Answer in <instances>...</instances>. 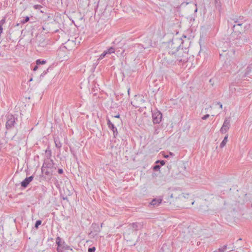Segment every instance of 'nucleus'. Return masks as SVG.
<instances>
[{
	"label": "nucleus",
	"instance_id": "nucleus-1",
	"mask_svg": "<svg viewBox=\"0 0 252 252\" xmlns=\"http://www.w3.org/2000/svg\"><path fill=\"white\" fill-rule=\"evenodd\" d=\"M187 58L182 57L179 55H172L168 53L167 55L165 56L163 55L162 56V59L160 60V63L163 65L169 67L172 65H174L176 61L179 62H185L187 61Z\"/></svg>",
	"mask_w": 252,
	"mask_h": 252
},
{
	"label": "nucleus",
	"instance_id": "nucleus-2",
	"mask_svg": "<svg viewBox=\"0 0 252 252\" xmlns=\"http://www.w3.org/2000/svg\"><path fill=\"white\" fill-rule=\"evenodd\" d=\"M182 43H183V42L178 38L174 39L171 42H170L168 46V52L169 55L172 54V55H176L184 57L183 49H180Z\"/></svg>",
	"mask_w": 252,
	"mask_h": 252
},
{
	"label": "nucleus",
	"instance_id": "nucleus-3",
	"mask_svg": "<svg viewBox=\"0 0 252 252\" xmlns=\"http://www.w3.org/2000/svg\"><path fill=\"white\" fill-rule=\"evenodd\" d=\"M56 168L54 166L53 160L51 159H46L44 160L41 167V171L46 175H51L56 170Z\"/></svg>",
	"mask_w": 252,
	"mask_h": 252
},
{
	"label": "nucleus",
	"instance_id": "nucleus-4",
	"mask_svg": "<svg viewBox=\"0 0 252 252\" xmlns=\"http://www.w3.org/2000/svg\"><path fill=\"white\" fill-rule=\"evenodd\" d=\"M6 122L5 126L7 129H10L14 127L15 121L17 120L13 115L8 114L6 116Z\"/></svg>",
	"mask_w": 252,
	"mask_h": 252
},
{
	"label": "nucleus",
	"instance_id": "nucleus-5",
	"mask_svg": "<svg viewBox=\"0 0 252 252\" xmlns=\"http://www.w3.org/2000/svg\"><path fill=\"white\" fill-rule=\"evenodd\" d=\"M145 102L143 97L140 95H135L133 100L131 102V104L135 108L141 107Z\"/></svg>",
	"mask_w": 252,
	"mask_h": 252
},
{
	"label": "nucleus",
	"instance_id": "nucleus-6",
	"mask_svg": "<svg viewBox=\"0 0 252 252\" xmlns=\"http://www.w3.org/2000/svg\"><path fill=\"white\" fill-rule=\"evenodd\" d=\"M230 127V118H225L223 125L220 128V131L221 133H225Z\"/></svg>",
	"mask_w": 252,
	"mask_h": 252
},
{
	"label": "nucleus",
	"instance_id": "nucleus-7",
	"mask_svg": "<svg viewBox=\"0 0 252 252\" xmlns=\"http://www.w3.org/2000/svg\"><path fill=\"white\" fill-rule=\"evenodd\" d=\"M152 118L154 124H159L161 120L162 114L159 111H157L153 113Z\"/></svg>",
	"mask_w": 252,
	"mask_h": 252
},
{
	"label": "nucleus",
	"instance_id": "nucleus-8",
	"mask_svg": "<svg viewBox=\"0 0 252 252\" xmlns=\"http://www.w3.org/2000/svg\"><path fill=\"white\" fill-rule=\"evenodd\" d=\"M107 123L108 127L113 131L114 136L116 137L118 135L117 127L115 126L114 124L111 123L109 119H107Z\"/></svg>",
	"mask_w": 252,
	"mask_h": 252
},
{
	"label": "nucleus",
	"instance_id": "nucleus-9",
	"mask_svg": "<svg viewBox=\"0 0 252 252\" xmlns=\"http://www.w3.org/2000/svg\"><path fill=\"white\" fill-rule=\"evenodd\" d=\"M128 227L129 229H132L136 231L142 228L143 224L142 223L134 222L130 223L128 225Z\"/></svg>",
	"mask_w": 252,
	"mask_h": 252
},
{
	"label": "nucleus",
	"instance_id": "nucleus-10",
	"mask_svg": "<svg viewBox=\"0 0 252 252\" xmlns=\"http://www.w3.org/2000/svg\"><path fill=\"white\" fill-rule=\"evenodd\" d=\"M33 179V177L32 176L26 178L24 181H23L21 182V186L24 188H26L29 184V183L32 181Z\"/></svg>",
	"mask_w": 252,
	"mask_h": 252
},
{
	"label": "nucleus",
	"instance_id": "nucleus-11",
	"mask_svg": "<svg viewBox=\"0 0 252 252\" xmlns=\"http://www.w3.org/2000/svg\"><path fill=\"white\" fill-rule=\"evenodd\" d=\"M244 22V21L242 19L241 20H239L238 19L235 20L234 21V23H235V24H234L233 26V31H234L235 29L236 30V28L237 27H241L242 25V24H243Z\"/></svg>",
	"mask_w": 252,
	"mask_h": 252
},
{
	"label": "nucleus",
	"instance_id": "nucleus-12",
	"mask_svg": "<svg viewBox=\"0 0 252 252\" xmlns=\"http://www.w3.org/2000/svg\"><path fill=\"white\" fill-rule=\"evenodd\" d=\"M177 191H174L173 193H172L170 194V198H181V197H185L186 198V196L184 195V194H181L180 195H177Z\"/></svg>",
	"mask_w": 252,
	"mask_h": 252
},
{
	"label": "nucleus",
	"instance_id": "nucleus-13",
	"mask_svg": "<svg viewBox=\"0 0 252 252\" xmlns=\"http://www.w3.org/2000/svg\"><path fill=\"white\" fill-rule=\"evenodd\" d=\"M161 202L160 199H154L151 202V204L153 206H158Z\"/></svg>",
	"mask_w": 252,
	"mask_h": 252
},
{
	"label": "nucleus",
	"instance_id": "nucleus-14",
	"mask_svg": "<svg viewBox=\"0 0 252 252\" xmlns=\"http://www.w3.org/2000/svg\"><path fill=\"white\" fill-rule=\"evenodd\" d=\"M228 137V135L226 134L225 135V136L224 137L223 140H222V141L221 142V143L220 144V148H222L223 147H224L225 146V145L227 142Z\"/></svg>",
	"mask_w": 252,
	"mask_h": 252
},
{
	"label": "nucleus",
	"instance_id": "nucleus-15",
	"mask_svg": "<svg viewBox=\"0 0 252 252\" xmlns=\"http://www.w3.org/2000/svg\"><path fill=\"white\" fill-rule=\"evenodd\" d=\"M54 142L56 147L58 148H60L62 147V143H61L59 138H55Z\"/></svg>",
	"mask_w": 252,
	"mask_h": 252
},
{
	"label": "nucleus",
	"instance_id": "nucleus-16",
	"mask_svg": "<svg viewBox=\"0 0 252 252\" xmlns=\"http://www.w3.org/2000/svg\"><path fill=\"white\" fill-rule=\"evenodd\" d=\"M108 54H111L112 53H114L115 52V48L111 47H110L107 49V50H106Z\"/></svg>",
	"mask_w": 252,
	"mask_h": 252
},
{
	"label": "nucleus",
	"instance_id": "nucleus-17",
	"mask_svg": "<svg viewBox=\"0 0 252 252\" xmlns=\"http://www.w3.org/2000/svg\"><path fill=\"white\" fill-rule=\"evenodd\" d=\"M226 247H227V246L224 245L221 248H219L218 250H217V251H216L214 252H224V251L226 249Z\"/></svg>",
	"mask_w": 252,
	"mask_h": 252
},
{
	"label": "nucleus",
	"instance_id": "nucleus-18",
	"mask_svg": "<svg viewBox=\"0 0 252 252\" xmlns=\"http://www.w3.org/2000/svg\"><path fill=\"white\" fill-rule=\"evenodd\" d=\"M46 63V61L45 60H40V59L37 60L36 61V63L37 65H40V64H44Z\"/></svg>",
	"mask_w": 252,
	"mask_h": 252
},
{
	"label": "nucleus",
	"instance_id": "nucleus-19",
	"mask_svg": "<svg viewBox=\"0 0 252 252\" xmlns=\"http://www.w3.org/2000/svg\"><path fill=\"white\" fill-rule=\"evenodd\" d=\"M108 54L107 52L106 51H104L100 56L99 59L98 60H101L103 58L105 57V56Z\"/></svg>",
	"mask_w": 252,
	"mask_h": 252
},
{
	"label": "nucleus",
	"instance_id": "nucleus-20",
	"mask_svg": "<svg viewBox=\"0 0 252 252\" xmlns=\"http://www.w3.org/2000/svg\"><path fill=\"white\" fill-rule=\"evenodd\" d=\"M33 8L35 9H38V10H40L41 9V8H43V7L41 5H39V4H36V5H34L33 6Z\"/></svg>",
	"mask_w": 252,
	"mask_h": 252
},
{
	"label": "nucleus",
	"instance_id": "nucleus-21",
	"mask_svg": "<svg viewBox=\"0 0 252 252\" xmlns=\"http://www.w3.org/2000/svg\"><path fill=\"white\" fill-rule=\"evenodd\" d=\"M24 18H25V19H24L22 21H21V23H23V24H25V23H27L30 20V18H29V17L28 16H26Z\"/></svg>",
	"mask_w": 252,
	"mask_h": 252
},
{
	"label": "nucleus",
	"instance_id": "nucleus-22",
	"mask_svg": "<svg viewBox=\"0 0 252 252\" xmlns=\"http://www.w3.org/2000/svg\"><path fill=\"white\" fill-rule=\"evenodd\" d=\"M41 223V221L40 220H38L36 221L35 222V228H38V226L40 225Z\"/></svg>",
	"mask_w": 252,
	"mask_h": 252
},
{
	"label": "nucleus",
	"instance_id": "nucleus-23",
	"mask_svg": "<svg viewBox=\"0 0 252 252\" xmlns=\"http://www.w3.org/2000/svg\"><path fill=\"white\" fill-rule=\"evenodd\" d=\"M95 250V248L93 247L92 248H90L88 249V252H94Z\"/></svg>",
	"mask_w": 252,
	"mask_h": 252
},
{
	"label": "nucleus",
	"instance_id": "nucleus-24",
	"mask_svg": "<svg viewBox=\"0 0 252 252\" xmlns=\"http://www.w3.org/2000/svg\"><path fill=\"white\" fill-rule=\"evenodd\" d=\"M156 163H159L161 165H163L165 164V162L164 160H158L156 161Z\"/></svg>",
	"mask_w": 252,
	"mask_h": 252
},
{
	"label": "nucleus",
	"instance_id": "nucleus-25",
	"mask_svg": "<svg viewBox=\"0 0 252 252\" xmlns=\"http://www.w3.org/2000/svg\"><path fill=\"white\" fill-rule=\"evenodd\" d=\"M210 115L209 114H206L205 115H204L203 117H202V119L203 120H206L207 119H208Z\"/></svg>",
	"mask_w": 252,
	"mask_h": 252
},
{
	"label": "nucleus",
	"instance_id": "nucleus-26",
	"mask_svg": "<svg viewBox=\"0 0 252 252\" xmlns=\"http://www.w3.org/2000/svg\"><path fill=\"white\" fill-rule=\"evenodd\" d=\"M160 166L158 165H156L154 167V169L155 170H159L160 169Z\"/></svg>",
	"mask_w": 252,
	"mask_h": 252
},
{
	"label": "nucleus",
	"instance_id": "nucleus-27",
	"mask_svg": "<svg viewBox=\"0 0 252 252\" xmlns=\"http://www.w3.org/2000/svg\"><path fill=\"white\" fill-rule=\"evenodd\" d=\"M60 238L59 237H58L56 240V243L58 245H60Z\"/></svg>",
	"mask_w": 252,
	"mask_h": 252
},
{
	"label": "nucleus",
	"instance_id": "nucleus-28",
	"mask_svg": "<svg viewBox=\"0 0 252 252\" xmlns=\"http://www.w3.org/2000/svg\"><path fill=\"white\" fill-rule=\"evenodd\" d=\"M48 69H47L46 70H45L43 71V72L41 74V76H43L44 75H45L48 71Z\"/></svg>",
	"mask_w": 252,
	"mask_h": 252
},
{
	"label": "nucleus",
	"instance_id": "nucleus-29",
	"mask_svg": "<svg viewBox=\"0 0 252 252\" xmlns=\"http://www.w3.org/2000/svg\"><path fill=\"white\" fill-rule=\"evenodd\" d=\"M162 155H163V157H164V158H169V155H166V154H165L164 153H163V154H162Z\"/></svg>",
	"mask_w": 252,
	"mask_h": 252
},
{
	"label": "nucleus",
	"instance_id": "nucleus-30",
	"mask_svg": "<svg viewBox=\"0 0 252 252\" xmlns=\"http://www.w3.org/2000/svg\"><path fill=\"white\" fill-rule=\"evenodd\" d=\"M59 174H62L63 173V170L62 169H59L58 171Z\"/></svg>",
	"mask_w": 252,
	"mask_h": 252
},
{
	"label": "nucleus",
	"instance_id": "nucleus-31",
	"mask_svg": "<svg viewBox=\"0 0 252 252\" xmlns=\"http://www.w3.org/2000/svg\"><path fill=\"white\" fill-rule=\"evenodd\" d=\"M38 65H37V64H36V65H35V66L34 67V68H33V71H36V70H37V69H38Z\"/></svg>",
	"mask_w": 252,
	"mask_h": 252
},
{
	"label": "nucleus",
	"instance_id": "nucleus-32",
	"mask_svg": "<svg viewBox=\"0 0 252 252\" xmlns=\"http://www.w3.org/2000/svg\"><path fill=\"white\" fill-rule=\"evenodd\" d=\"M168 155H169V156H171V157H173L174 156V154L172 152H170L169 154Z\"/></svg>",
	"mask_w": 252,
	"mask_h": 252
},
{
	"label": "nucleus",
	"instance_id": "nucleus-33",
	"mask_svg": "<svg viewBox=\"0 0 252 252\" xmlns=\"http://www.w3.org/2000/svg\"><path fill=\"white\" fill-rule=\"evenodd\" d=\"M218 104H219V106H220V108L221 109H222V104H221L220 102H218Z\"/></svg>",
	"mask_w": 252,
	"mask_h": 252
},
{
	"label": "nucleus",
	"instance_id": "nucleus-34",
	"mask_svg": "<svg viewBox=\"0 0 252 252\" xmlns=\"http://www.w3.org/2000/svg\"><path fill=\"white\" fill-rule=\"evenodd\" d=\"M95 226H97V228H98V230L97 231V232H100V228L98 227V226L97 225H96V224H95Z\"/></svg>",
	"mask_w": 252,
	"mask_h": 252
},
{
	"label": "nucleus",
	"instance_id": "nucleus-35",
	"mask_svg": "<svg viewBox=\"0 0 252 252\" xmlns=\"http://www.w3.org/2000/svg\"><path fill=\"white\" fill-rule=\"evenodd\" d=\"M114 117H115V118H119L120 117V115H117L116 116H115Z\"/></svg>",
	"mask_w": 252,
	"mask_h": 252
},
{
	"label": "nucleus",
	"instance_id": "nucleus-36",
	"mask_svg": "<svg viewBox=\"0 0 252 252\" xmlns=\"http://www.w3.org/2000/svg\"><path fill=\"white\" fill-rule=\"evenodd\" d=\"M244 40H245V41H246V42H248V41L249 40V39H247V38H245Z\"/></svg>",
	"mask_w": 252,
	"mask_h": 252
},
{
	"label": "nucleus",
	"instance_id": "nucleus-37",
	"mask_svg": "<svg viewBox=\"0 0 252 252\" xmlns=\"http://www.w3.org/2000/svg\"><path fill=\"white\" fill-rule=\"evenodd\" d=\"M40 12H41V13H44V11L43 10H40Z\"/></svg>",
	"mask_w": 252,
	"mask_h": 252
},
{
	"label": "nucleus",
	"instance_id": "nucleus-38",
	"mask_svg": "<svg viewBox=\"0 0 252 252\" xmlns=\"http://www.w3.org/2000/svg\"><path fill=\"white\" fill-rule=\"evenodd\" d=\"M129 90H130V89L129 88V89H128V91H127V92H128V94H129Z\"/></svg>",
	"mask_w": 252,
	"mask_h": 252
},
{
	"label": "nucleus",
	"instance_id": "nucleus-39",
	"mask_svg": "<svg viewBox=\"0 0 252 252\" xmlns=\"http://www.w3.org/2000/svg\"><path fill=\"white\" fill-rule=\"evenodd\" d=\"M42 28H43V30H45V28H44V27H42Z\"/></svg>",
	"mask_w": 252,
	"mask_h": 252
},
{
	"label": "nucleus",
	"instance_id": "nucleus-40",
	"mask_svg": "<svg viewBox=\"0 0 252 252\" xmlns=\"http://www.w3.org/2000/svg\"><path fill=\"white\" fill-rule=\"evenodd\" d=\"M102 224H103V223H101V227H102L103 226V225H102Z\"/></svg>",
	"mask_w": 252,
	"mask_h": 252
},
{
	"label": "nucleus",
	"instance_id": "nucleus-41",
	"mask_svg": "<svg viewBox=\"0 0 252 252\" xmlns=\"http://www.w3.org/2000/svg\"><path fill=\"white\" fill-rule=\"evenodd\" d=\"M19 24H17L16 25V26H19Z\"/></svg>",
	"mask_w": 252,
	"mask_h": 252
},
{
	"label": "nucleus",
	"instance_id": "nucleus-42",
	"mask_svg": "<svg viewBox=\"0 0 252 252\" xmlns=\"http://www.w3.org/2000/svg\"><path fill=\"white\" fill-rule=\"evenodd\" d=\"M30 81H32V78H31Z\"/></svg>",
	"mask_w": 252,
	"mask_h": 252
}]
</instances>
